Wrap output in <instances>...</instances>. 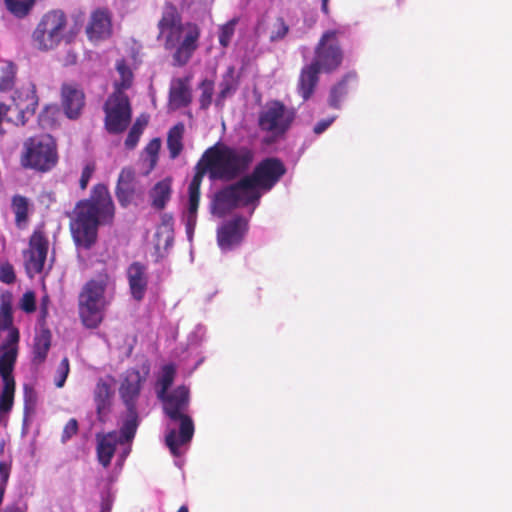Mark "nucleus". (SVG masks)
<instances>
[{"mask_svg": "<svg viewBox=\"0 0 512 512\" xmlns=\"http://www.w3.org/2000/svg\"><path fill=\"white\" fill-rule=\"evenodd\" d=\"M70 231L77 247L89 250L97 242L98 228L111 224L115 216V205L108 187L98 183L93 186L88 199L77 202Z\"/></svg>", "mask_w": 512, "mask_h": 512, "instance_id": "obj_1", "label": "nucleus"}, {"mask_svg": "<svg viewBox=\"0 0 512 512\" xmlns=\"http://www.w3.org/2000/svg\"><path fill=\"white\" fill-rule=\"evenodd\" d=\"M157 27V39L162 41L165 50H174L173 65L185 66L199 47L200 27L193 22L183 24L177 7L170 2L165 3Z\"/></svg>", "mask_w": 512, "mask_h": 512, "instance_id": "obj_2", "label": "nucleus"}, {"mask_svg": "<svg viewBox=\"0 0 512 512\" xmlns=\"http://www.w3.org/2000/svg\"><path fill=\"white\" fill-rule=\"evenodd\" d=\"M254 159L248 147H231L217 142L202 154L195 170L207 172L211 179L231 181L244 173Z\"/></svg>", "mask_w": 512, "mask_h": 512, "instance_id": "obj_3", "label": "nucleus"}, {"mask_svg": "<svg viewBox=\"0 0 512 512\" xmlns=\"http://www.w3.org/2000/svg\"><path fill=\"white\" fill-rule=\"evenodd\" d=\"M163 404V411L172 421H179V432L171 429L165 436V443L174 456L180 455V447L189 443L194 435V423L187 414L190 404V390L185 385H179L172 391L157 397Z\"/></svg>", "mask_w": 512, "mask_h": 512, "instance_id": "obj_4", "label": "nucleus"}, {"mask_svg": "<svg viewBox=\"0 0 512 512\" xmlns=\"http://www.w3.org/2000/svg\"><path fill=\"white\" fill-rule=\"evenodd\" d=\"M58 162L57 144L55 139L44 134L28 138L24 142L21 165L24 168L39 172L50 171Z\"/></svg>", "mask_w": 512, "mask_h": 512, "instance_id": "obj_5", "label": "nucleus"}, {"mask_svg": "<svg viewBox=\"0 0 512 512\" xmlns=\"http://www.w3.org/2000/svg\"><path fill=\"white\" fill-rule=\"evenodd\" d=\"M296 111L282 101H268L258 115V127L269 135V142L283 138L292 127Z\"/></svg>", "mask_w": 512, "mask_h": 512, "instance_id": "obj_6", "label": "nucleus"}, {"mask_svg": "<svg viewBox=\"0 0 512 512\" xmlns=\"http://www.w3.org/2000/svg\"><path fill=\"white\" fill-rule=\"evenodd\" d=\"M284 163L276 157H267L261 160L250 175L242 178V184L248 186L252 193H256L260 200L262 191H270L286 174Z\"/></svg>", "mask_w": 512, "mask_h": 512, "instance_id": "obj_7", "label": "nucleus"}, {"mask_svg": "<svg viewBox=\"0 0 512 512\" xmlns=\"http://www.w3.org/2000/svg\"><path fill=\"white\" fill-rule=\"evenodd\" d=\"M256 193L242 184V178L215 193L211 202V212L218 217H224L238 207H246L257 203Z\"/></svg>", "mask_w": 512, "mask_h": 512, "instance_id": "obj_8", "label": "nucleus"}, {"mask_svg": "<svg viewBox=\"0 0 512 512\" xmlns=\"http://www.w3.org/2000/svg\"><path fill=\"white\" fill-rule=\"evenodd\" d=\"M67 19L60 10L49 11L43 15L32 33L34 47L48 51L57 47L62 39Z\"/></svg>", "mask_w": 512, "mask_h": 512, "instance_id": "obj_9", "label": "nucleus"}, {"mask_svg": "<svg viewBox=\"0 0 512 512\" xmlns=\"http://www.w3.org/2000/svg\"><path fill=\"white\" fill-rule=\"evenodd\" d=\"M339 30L325 31L314 48V57L311 63L324 73L337 70L344 58V53L339 42Z\"/></svg>", "mask_w": 512, "mask_h": 512, "instance_id": "obj_10", "label": "nucleus"}, {"mask_svg": "<svg viewBox=\"0 0 512 512\" xmlns=\"http://www.w3.org/2000/svg\"><path fill=\"white\" fill-rule=\"evenodd\" d=\"M105 129L110 134L124 132L131 122L132 109L128 96L123 91H113L104 104Z\"/></svg>", "mask_w": 512, "mask_h": 512, "instance_id": "obj_11", "label": "nucleus"}, {"mask_svg": "<svg viewBox=\"0 0 512 512\" xmlns=\"http://www.w3.org/2000/svg\"><path fill=\"white\" fill-rule=\"evenodd\" d=\"M11 100V106L17 112L15 119H11L13 121V125H26L29 117L35 114L39 104L35 84L28 82L27 84L20 86L13 92Z\"/></svg>", "mask_w": 512, "mask_h": 512, "instance_id": "obj_12", "label": "nucleus"}, {"mask_svg": "<svg viewBox=\"0 0 512 512\" xmlns=\"http://www.w3.org/2000/svg\"><path fill=\"white\" fill-rule=\"evenodd\" d=\"M248 231V221L242 216H235L224 221L217 229V243L222 251H230L244 240Z\"/></svg>", "mask_w": 512, "mask_h": 512, "instance_id": "obj_13", "label": "nucleus"}, {"mask_svg": "<svg viewBox=\"0 0 512 512\" xmlns=\"http://www.w3.org/2000/svg\"><path fill=\"white\" fill-rule=\"evenodd\" d=\"M49 241L44 232L43 226L36 228L29 239L28 267L35 273H41L44 269Z\"/></svg>", "mask_w": 512, "mask_h": 512, "instance_id": "obj_14", "label": "nucleus"}, {"mask_svg": "<svg viewBox=\"0 0 512 512\" xmlns=\"http://www.w3.org/2000/svg\"><path fill=\"white\" fill-rule=\"evenodd\" d=\"M144 378L137 369H129L119 387V395L127 410H137Z\"/></svg>", "mask_w": 512, "mask_h": 512, "instance_id": "obj_15", "label": "nucleus"}, {"mask_svg": "<svg viewBox=\"0 0 512 512\" xmlns=\"http://www.w3.org/2000/svg\"><path fill=\"white\" fill-rule=\"evenodd\" d=\"M127 279L133 299L142 301L148 288L147 266L138 261L131 263L127 268Z\"/></svg>", "mask_w": 512, "mask_h": 512, "instance_id": "obj_16", "label": "nucleus"}, {"mask_svg": "<svg viewBox=\"0 0 512 512\" xmlns=\"http://www.w3.org/2000/svg\"><path fill=\"white\" fill-rule=\"evenodd\" d=\"M112 33L111 15L107 9H97L90 17L86 34L90 41H100Z\"/></svg>", "mask_w": 512, "mask_h": 512, "instance_id": "obj_17", "label": "nucleus"}, {"mask_svg": "<svg viewBox=\"0 0 512 512\" xmlns=\"http://www.w3.org/2000/svg\"><path fill=\"white\" fill-rule=\"evenodd\" d=\"M137 195L135 173L132 168L124 167L119 173L115 187V196L121 207H128Z\"/></svg>", "mask_w": 512, "mask_h": 512, "instance_id": "obj_18", "label": "nucleus"}, {"mask_svg": "<svg viewBox=\"0 0 512 512\" xmlns=\"http://www.w3.org/2000/svg\"><path fill=\"white\" fill-rule=\"evenodd\" d=\"M0 330H9L2 350L17 348L20 339L19 330L13 326L12 303L9 297H3L0 303Z\"/></svg>", "mask_w": 512, "mask_h": 512, "instance_id": "obj_19", "label": "nucleus"}, {"mask_svg": "<svg viewBox=\"0 0 512 512\" xmlns=\"http://www.w3.org/2000/svg\"><path fill=\"white\" fill-rule=\"evenodd\" d=\"M62 106L69 119H77L85 105V95L82 90L71 84L61 88Z\"/></svg>", "mask_w": 512, "mask_h": 512, "instance_id": "obj_20", "label": "nucleus"}, {"mask_svg": "<svg viewBox=\"0 0 512 512\" xmlns=\"http://www.w3.org/2000/svg\"><path fill=\"white\" fill-rule=\"evenodd\" d=\"M113 391L109 383L99 379L94 389L97 419L105 423L111 412Z\"/></svg>", "mask_w": 512, "mask_h": 512, "instance_id": "obj_21", "label": "nucleus"}, {"mask_svg": "<svg viewBox=\"0 0 512 512\" xmlns=\"http://www.w3.org/2000/svg\"><path fill=\"white\" fill-rule=\"evenodd\" d=\"M96 441L97 460L104 468H107L111 464L117 444L119 443L117 432L111 431L106 434H97Z\"/></svg>", "mask_w": 512, "mask_h": 512, "instance_id": "obj_22", "label": "nucleus"}, {"mask_svg": "<svg viewBox=\"0 0 512 512\" xmlns=\"http://www.w3.org/2000/svg\"><path fill=\"white\" fill-rule=\"evenodd\" d=\"M104 307L79 295V316L83 325L87 328L94 329L100 325L103 320Z\"/></svg>", "mask_w": 512, "mask_h": 512, "instance_id": "obj_23", "label": "nucleus"}, {"mask_svg": "<svg viewBox=\"0 0 512 512\" xmlns=\"http://www.w3.org/2000/svg\"><path fill=\"white\" fill-rule=\"evenodd\" d=\"M322 71L313 63L305 65L300 72L298 79V93L303 100H308L314 93L319 81V74Z\"/></svg>", "mask_w": 512, "mask_h": 512, "instance_id": "obj_24", "label": "nucleus"}, {"mask_svg": "<svg viewBox=\"0 0 512 512\" xmlns=\"http://www.w3.org/2000/svg\"><path fill=\"white\" fill-rule=\"evenodd\" d=\"M148 195L153 209L164 210L172 196V178L166 177L155 183Z\"/></svg>", "mask_w": 512, "mask_h": 512, "instance_id": "obj_25", "label": "nucleus"}, {"mask_svg": "<svg viewBox=\"0 0 512 512\" xmlns=\"http://www.w3.org/2000/svg\"><path fill=\"white\" fill-rule=\"evenodd\" d=\"M108 283V275H99L97 279L89 280L82 288L80 296L87 298L90 302H96L105 306V290Z\"/></svg>", "mask_w": 512, "mask_h": 512, "instance_id": "obj_26", "label": "nucleus"}, {"mask_svg": "<svg viewBox=\"0 0 512 512\" xmlns=\"http://www.w3.org/2000/svg\"><path fill=\"white\" fill-rule=\"evenodd\" d=\"M190 77L177 78L173 81L170 88L169 98L170 102L177 108L186 107L191 102V94L188 87Z\"/></svg>", "mask_w": 512, "mask_h": 512, "instance_id": "obj_27", "label": "nucleus"}, {"mask_svg": "<svg viewBox=\"0 0 512 512\" xmlns=\"http://www.w3.org/2000/svg\"><path fill=\"white\" fill-rule=\"evenodd\" d=\"M185 133V125L182 122H178L171 127L167 134V149L169 157L176 159L183 151V137Z\"/></svg>", "mask_w": 512, "mask_h": 512, "instance_id": "obj_28", "label": "nucleus"}, {"mask_svg": "<svg viewBox=\"0 0 512 512\" xmlns=\"http://www.w3.org/2000/svg\"><path fill=\"white\" fill-rule=\"evenodd\" d=\"M17 355V348L6 349V351L3 350V353L0 356V375L3 383L15 382L13 370L17 360Z\"/></svg>", "mask_w": 512, "mask_h": 512, "instance_id": "obj_29", "label": "nucleus"}, {"mask_svg": "<svg viewBox=\"0 0 512 512\" xmlns=\"http://www.w3.org/2000/svg\"><path fill=\"white\" fill-rule=\"evenodd\" d=\"M17 355V348L6 349V351L3 350V353L0 356V375L3 383L15 382L13 370L17 360Z\"/></svg>", "mask_w": 512, "mask_h": 512, "instance_id": "obj_30", "label": "nucleus"}, {"mask_svg": "<svg viewBox=\"0 0 512 512\" xmlns=\"http://www.w3.org/2000/svg\"><path fill=\"white\" fill-rule=\"evenodd\" d=\"M138 412L137 410H127V416L120 428V436L118 441L120 444L131 442L135 437L138 428Z\"/></svg>", "mask_w": 512, "mask_h": 512, "instance_id": "obj_31", "label": "nucleus"}, {"mask_svg": "<svg viewBox=\"0 0 512 512\" xmlns=\"http://www.w3.org/2000/svg\"><path fill=\"white\" fill-rule=\"evenodd\" d=\"M176 376V367L174 364H165L161 368V373L156 381V393L157 397H162L168 392L172 386Z\"/></svg>", "mask_w": 512, "mask_h": 512, "instance_id": "obj_32", "label": "nucleus"}, {"mask_svg": "<svg viewBox=\"0 0 512 512\" xmlns=\"http://www.w3.org/2000/svg\"><path fill=\"white\" fill-rule=\"evenodd\" d=\"M12 210L15 214V224L18 228H25L28 221L29 202L22 195H14L12 198Z\"/></svg>", "mask_w": 512, "mask_h": 512, "instance_id": "obj_33", "label": "nucleus"}, {"mask_svg": "<svg viewBox=\"0 0 512 512\" xmlns=\"http://www.w3.org/2000/svg\"><path fill=\"white\" fill-rule=\"evenodd\" d=\"M17 66L12 61H4L0 68V92L11 91L15 85Z\"/></svg>", "mask_w": 512, "mask_h": 512, "instance_id": "obj_34", "label": "nucleus"}, {"mask_svg": "<svg viewBox=\"0 0 512 512\" xmlns=\"http://www.w3.org/2000/svg\"><path fill=\"white\" fill-rule=\"evenodd\" d=\"M203 171L195 170V174L188 187V210L192 213L198 211L200 201V187L204 178Z\"/></svg>", "mask_w": 512, "mask_h": 512, "instance_id": "obj_35", "label": "nucleus"}, {"mask_svg": "<svg viewBox=\"0 0 512 512\" xmlns=\"http://www.w3.org/2000/svg\"><path fill=\"white\" fill-rule=\"evenodd\" d=\"M51 346V333L49 330H43L34 339L33 354L34 361L44 362Z\"/></svg>", "mask_w": 512, "mask_h": 512, "instance_id": "obj_36", "label": "nucleus"}, {"mask_svg": "<svg viewBox=\"0 0 512 512\" xmlns=\"http://www.w3.org/2000/svg\"><path fill=\"white\" fill-rule=\"evenodd\" d=\"M354 77L355 75L347 74L331 88L328 100L330 107L340 108L342 99L348 94V81Z\"/></svg>", "mask_w": 512, "mask_h": 512, "instance_id": "obj_37", "label": "nucleus"}, {"mask_svg": "<svg viewBox=\"0 0 512 512\" xmlns=\"http://www.w3.org/2000/svg\"><path fill=\"white\" fill-rule=\"evenodd\" d=\"M4 3L9 13L18 19H23L31 13L36 0H4Z\"/></svg>", "mask_w": 512, "mask_h": 512, "instance_id": "obj_38", "label": "nucleus"}, {"mask_svg": "<svg viewBox=\"0 0 512 512\" xmlns=\"http://www.w3.org/2000/svg\"><path fill=\"white\" fill-rule=\"evenodd\" d=\"M238 86V80L235 76V67L229 66L223 75L220 83V91L218 94L217 103L220 100H224L227 96L236 91Z\"/></svg>", "mask_w": 512, "mask_h": 512, "instance_id": "obj_39", "label": "nucleus"}, {"mask_svg": "<svg viewBox=\"0 0 512 512\" xmlns=\"http://www.w3.org/2000/svg\"><path fill=\"white\" fill-rule=\"evenodd\" d=\"M147 124L148 118L145 116H140L135 120L125 139L124 144L127 149L132 150L137 146L140 136L142 135Z\"/></svg>", "mask_w": 512, "mask_h": 512, "instance_id": "obj_40", "label": "nucleus"}, {"mask_svg": "<svg viewBox=\"0 0 512 512\" xmlns=\"http://www.w3.org/2000/svg\"><path fill=\"white\" fill-rule=\"evenodd\" d=\"M116 70L119 73L120 80L115 82L114 91H123L131 87L133 82V73L124 59L118 60Z\"/></svg>", "mask_w": 512, "mask_h": 512, "instance_id": "obj_41", "label": "nucleus"}, {"mask_svg": "<svg viewBox=\"0 0 512 512\" xmlns=\"http://www.w3.org/2000/svg\"><path fill=\"white\" fill-rule=\"evenodd\" d=\"M58 114L59 107L57 105H46L39 114V124L44 129H51L55 127Z\"/></svg>", "mask_w": 512, "mask_h": 512, "instance_id": "obj_42", "label": "nucleus"}, {"mask_svg": "<svg viewBox=\"0 0 512 512\" xmlns=\"http://www.w3.org/2000/svg\"><path fill=\"white\" fill-rule=\"evenodd\" d=\"M3 390L0 395V413L6 414L12 410L14 403L15 382L3 383Z\"/></svg>", "mask_w": 512, "mask_h": 512, "instance_id": "obj_43", "label": "nucleus"}, {"mask_svg": "<svg viewBox=\"0 0 512 512\" xmlns=\"http://www.w3.org/2000/svg\"><path fill=\"white\" fill-rule=\"evenodd\" d=\"M289 30V25L286 23L285 19L281 16L277 17L270 29V42L282 41L288 35Z\"/></svg>", "mask_w": 512, "mask_h": 512, "instance_id": "obj_44", "label": "nucleus"}, {"mask_svg": "<svg viewBox=\"0 0 512 512\" xmlns=\"http://www.w3.org/2000/svg\"><path fill=\"white\" fill-rule=\"evenodd\" d=\"M200 87H201V90H202V93H201V95L199 97L200 108L203 109V110H206V109H208V107L212 103V96H213V91H214V83L211 80L204 79L201 82Z\"/></svg>", "mask_w": 512, "mask_h": 512, "instance_id": "obj_45", "label": "nucleus"}, {"mask_svg": "<svg viewBox=\"0 0 512 512\" xmlns=\"http://www.w3.org/2000/svg\"><path fill=\"white\" fill-rule=\"evenodd\" d=\"M236 24L237 20L232 19L220 27L219 44L223 48H227L230 45L231 39L235 33Z\"/></svg>", "mask_w": 512, "mask_h": 512, "instance_id": "obj_46", "label": "nucleus"}, {"mask_svg": "<svg viewBox=\"0 0 512 512\" xmlns=\"http://www.w3.org/2000/svg\"><path fill=\"white\" fill-rule=\"evenodd\" d=\"M19 307L25 313H33L36 311V297L33 291H27L23 294Z\"/></svg>", "mask_w": 512, "mask_h": 512, "instance_id": "obj_47", "label": "nucleus"}, {"mask_svg": "<svg viewBox=\"0 0 512 512\" xmlns=\"http://www.w3.org/2000/svg\"><path fill=\"white\" fill-rule=\"evenodd\" d=\"M78 430V421L75 418L69 419L63 428L61 434V442L66 443L67 441H69L73 436H75L78 433Z\"/></svg>", "mask_w": 512, "mask_h": 512, "instance_id": "obj_48", "label": "nucleus"}, {"mask_svg": "<svg viewBox=\"0 0 512 512\" xmlns=\"http://www.w3.org/2000/svg\"><path fill=\"white\" fill-rule=\"evenodd\" d=\"M16 280L14 268L10 263H5L0 266V281L5 284H12Z\"/></svg>", "mask_w": 512, "mask_h": 512, "instance_id": "obj_49", "label": "nucleus"}, {"mask_svg": "<svg viewBox=\"0 0 512 512\" xmlns=\"http://www.w3.org/2000/svg\"><path fill=\"white\" fill-rule=\"evenodd\" d=\"M96 166L94 163H87L81 173V177L79 180V186L81 190H85L88 186L90 179L92 178L93 173L95 172Z\"/></svg>", "mask_w": 512, "mask_h": 512, "instance_id": "obj_50", "label": "nucleus"}, {"mask_svg": "<svg viewBox=\"0 0 512 512\" xmlns=\"http://www.w3.org/2000/svg\"><path fill=\"white\" fill-rule=\"evenodd\" d=\"M12 110H13V108L11 105H7L3 102H0V136H3L6 134V131L2 126L3 121L13 124V121L9 120V119H15V116H10L8 114Z\"/></svg>", "mask_w": 512, "mask_h": 512, "instance_id": "obj_51", "label": "nucleus"}, {"mask_svg": "<svg viewBox=\"0 0 512 512\" xmlns=\"http://www.w3.org/2000/svg\"><path fill=\"white\" fill-rule=\"evenodd\" d=\"M68 373H69V360H68V358L65 357L61 360L59 368H58L59 376L55 381L56 387L61 388L64 385L66 378L68 376Z\"/></svg>", "mask_w": 512, "mask_h": 512, "instance_id": "obj_52", "label": "nucleus"}, {"mask_svg": "<svg viewBox=\"0 0 512 512\" xmlns=\"http://www.w3.org/2000/svg\"><path fill=\"white\" fill-rule=\"evenodd\" d=\"M161 148V140L159 138L152 139L145 147L146 153L149 155L152 164L157 161L158 153Z\"/></svg>", "mask_w": 512, "mask_h": 512, "instance_id": "obj_53", "label": "nucleus"}, {"mask_svg": "<svg viewBox=\"0 0 512 512\" xmlns=\"http://www.w3.org/2000/svg\"><path fill=\"white\" fill-rule=\"evenodd\" d=\"M24 402L26 409L32 408L36 402L34 390L27 385L24 387Z\"/></svg>", "mask_w": 512, "mask_h": 512, "instance_id": "obj_54", "label": "nucleus"}, {"mask_svg": "<svg viewBox=\"0 0 512 512\" xmlns=\"http://www.w3.org/2000/svg\"><path fill=\"white\" fill-rule=\"evenodd\" d=\"M334 120L335 117L320 120L313 128L314 133L317 135L322 134L334 122Z\"/></svg>", "mask_w": 512, "mask_h": 512, "instance_id": "obj_55", "label": "nucleus"}, {"mask_svg": "<svg viewBox=\"0 0 512 512\" xmlns=\"http://www.w3.org/2000/svg\"><path fill=\"white\" fill-rule=\"evenodd\" d=\"M197 222V212L192 213L190 210L187 211L186 229L190 233L194 230Z\"/></svg>", "mask_w": 512, "mask_h": 512, "instance_id": "obj_56", "label": "nucleus"}, {"mask_svg": "<svg viewBox=\"0 0 512 512\" xmlns=\"http://www.w3.org/2000/svg\"><path fill=\"white\" fill-rule=\"evenodd\" d=\"M50 304V299L48 295H44L40 300V314L42 318H46L48 315V306Z\"/></svg>", "mask_w": 512, "mask_h": 512, "instance_id": "obj_57", "label": "nucleus"}, {"mask_svg": "<svg viewBox=\"0 0 512 512\" xmlns=\"http://www.w3.org/2000/svg\"><path fill=\"white\" fill-rule=\"evenodd\" d=\"M173 223H174V219H173L172 214H170V213H163V214L161 215V224H162L164 227H166V228H168V229L172 230Z\"/></svg>", "mask_w": 512, "mask_h": 512, "instance_id": "obj_58", "label": "nucleus"}, {"mask_svg": "<svg viewBox=\"0 0 512 512\" xmlns=\"http://www.w3.org/2000/svg\"><path fill=\"white\" fill-rule=\"evenodd\" d=\"M77 62V54L74 52H67V55L64 58L65 65H74Z\"/></svg>", "mask_w": 512, "mask_h": 512, "instance_id": "obj_59", "label": "nucleus"}, {"mask_svg": "<svg viewBox=\"0 0 512 512\" xmlns=\"http://www.w3.org/2000/svg\"><path fill=\"white\" fill-rule=\"evenodd\" d=\"M100 512H111V504L108 500L102 501Z\"/></svg>", "mask_w": 512, "mask_h": 512, "instance_id": "obj_60", "label": "nucleus"}, {"mask_svg": "<svg viewBox=\"0 0 512 512\" xmlns=\"http://www.w3.org/2000/svg\"><path fill=\"white\" fill-rule=\"evenodd\" d=\"M328 2H329V0H322V3H321V10L325 15L329 14Z\"/></svg>", "mask_w": 512, "mask_h": 512, "instance_id": "obj_61", "label": "nucleus"}, {"mask_svg": "<svg viewBox=\"0 0 512 512\" xmlns=\"http://www.w3.org/2000/svg\"><path fill=\"white\" fill-rule=\"evenodd\" d=\"M177 512H189V509L186 505H182Z\"/></svg>", "mask_w": 512, "mask_h": 512, "instance_id": "obj_62", "label": "nucleus"}, {"mask_svg": "<svg viewBox=\"0 0 512 512\" xmlns=\"http://www.w3.org/2000/svg\"><path fill=\"white\" fill-rule=\"evenodd\" d=\"M258 203H259V201L253 205L256 206ZM252 210H255V207H252Z\"/></svg>", "mask_w": 512, "mask_h": 512, "instance_id": "obj_63", "label": "nucleus"}]
</instances>
